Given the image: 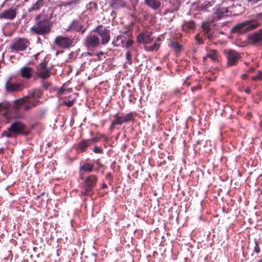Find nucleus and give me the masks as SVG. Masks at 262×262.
Listing matches in <instances>:
<instances>
[{
  "label": "nucleus",
  "instance_id": "nucleus-19",
  "mask_svg": "<svg viewBox=\"0 0 262 262\" xmlns=\"http://www.w3.org/2000/svg\"><path fill=\"white\" fill-rule=\"evenodd\" d=\"M91 146L89 139H82L75 145V149L77 153L80 154L85 152L89 147Z\"/></svg>",
  "mask_w": 262,
  "mask_h": 262
},
{
  "label": "nucleus",
  "instance_id": "nucleus-49",
  "mask_svg": "<svg viewBox=\"0 0 262 262\" xmlns=\"http://www.w3.org/2000/svg\"><path fill=\"white\" fill-rule=\"evenodd\" d=\"M261 0H246V2L250 5H254Z\"/></svg>",
  "mask_w": 262,
  "mask_h": 262
},
{
  "label": "nucleus",
  "instance_id": "nucleus-23",
  "mask_svg": "<svg viewBox=\"0 0 262 262\" xmlns=\"http://www.w3.org/2000/svg\"><path fill=\"white\" fill-rule=\"evenodd\" d=\"M195 21L193 20H185L182 25V30L185 32H189L195 29Z\"/></svg>",
  "mask_w": 262,
  "mask_h": 262
},
{
  "label": "nucleus",
  "instance_id": "nucleus-16",
  "mask_svg": "<svg viewBox=\"0 0 262 262\" xmlns=\"http://www.w3.org/2000/svg\"><path fill=\"white\" fill-rule=\"evenodd\" d=\"M5 89L8 93L17 92L23 90V85L20 83L12 82L10 78L5 84Z\"/></svg>",
  "mask_w": 262,
  "mask_h": 262
},
{
  "label": "nucleus",
  "instance_id": "nucleus-20",
  "mask_svg": "<svg viewBox=\"0 0 262 262\" xmlns=\"http://www.w3.org/2000/svg\"><path fill=\"white\" fill-rule=\"evenodd\" d=\"M144 4L152 10L157 11L162 7V0H144Z\"/></svg>",
  "mask_w": 262,
  "mask_h": 262
},
{
  "label": "nucleus",
  "instance_id": "nucleus-37",
  "mask_svg": "<svg viewBox=\"0 0 262 262\" xmlns=\"http://www.w3.org/2000/svg\"><path fill=\"white\" fill-rule=\"evenodd\" d=\"M47 79H41V85L45 90H47L51 85V82L47 80Z\"/></svg>",
  "mask_w": 262,
  "mask_h": 262
},
{
  "label": "nucleus",
  "instance_id": "nucleus-46",
  "mask_svg": "<svg viewBox=\"0 0 262 262\" xmlns=\"http://www.w3.org/2000/svg\"><path fill=\"white\" fill-rule=\"evenodd\" d=\"M74 103V100H65L64 101V104L68 107L72 106L73 105Z\"/></svg>",
  "mask_w": 262,
  "mask_h": 262
},
{
  "label": "nucleus",
  "instance_id": "nucleus-61",
  "mask_svg": "<svg viewBox=\"0 0 262 262\" xmlns=\"http://www.w3.org/2000/svg\"><path fill=\"white\" fill-rule=\"evenodd\" d=\"M39 53H37L36 55H34L35 59L37 60L38 56H39Z\"/></svg>",
  "mask_w": 262,
  "mask_h": 262
},
{
  "label": "nucleus",
  "instance_id": "nucleus-59",
  "mask_svg": "<svg viewBox=\"0 0 262 262\" xmlns=\"http://www.w3.org/2000/svg\"><path fill=\"white\" fill-rule=\"evenodd\" d=\"M247 78V75L246 74H243L242 75V78L243 79H246Z\"/></svg>",
  "mask_w": 262,
  "mask_h": 262
},
{
  "label": "nucleus",
  "instance_id": "nucleus-41",
  "mask_svg": "<svg viewBox=\"0 0 262 262\" xmlns=\"http://www.w3.org/2000/svg\"><path fill=\"white\" fill-rule=\"evenodd\" d=\"M254 242L255 244V246L254 247V251L255 253H256V254H258L260 251V249L258 245V242L256 239H254Z\"/></svg>",
  "mask_w": 262,
  "mask_h": 262
},
{
  "label": "nucleus",
  "instance_id": "nucleus-9",
  "mask_svg": "<svg viewBox=\"0 0 262 262\" xmlns=\"http://www.w3.org/2000/svg\"><path fill=\"white\" fill-rule=\"evenodd\" d=\"M84 45L88 49L97 48L101 45L99 37L97 36L96 33L93 31L85 37Z\"/></svg>",
  "mask_w": 262,
  "mask_h": 262
},
{
  "label": "nucleus",
  "instance_id": "nucleus-1",
  "mask_svg": "<svg viewBox=\"0 0 262 262\" xmlns=\"http://www.w3.org/2000/svg\"><path fill=\"white\" fill-rule=\"evenodd\" d=\"M43 96V92L39 89H34L28 92L27 96L15 100V110L22 108L27 112L42 103L39 100Z\"/></svg>",
  "mask_w": 262,
  "mask_h": 262
},
{
  "label": "nucleus",
  "instance_id": "nucleus-32",
  "mask_svg": "<svg viewBox=\"0 0 262 262\" xmlns=\"http://www.w3.org/2000/svg\"><path fill=\"white\" fill-rule=\"evenodd\" d=\"M207 57L210 58L213 61L217 60V51L214 50L210 51L207 55Z\"/></svg>",
  "mask_w": 262,
  "mask_h": 262
},
{
  "label": "nucleus",
  "instance_id": "nucleus-14",
  "mask_svg": "<svg viewBox=\"0 0 262 262\" xmlns=\"http://www.w3.org/2000/svg\"><path fill=\"white\" fill-rule=\"evenodd\" d=\"M37 70V75L41 79H48L51 76L50 70L47 67V63L45 62H40Z\"/></svg>",
  "mask_w": 262,
  "mask_h": 262
},
{
  "label": "nucleus",
  "instance_id": "nucleus-22",
  "mask_svg": "<svg viewBox=\"0 0 262 262\" xmlns=\"http://www.w3.org/2000/svg\"><path fill=\"white\" fill-rule=\"evenodd\" d=\"M94 165L90 163H85L80 165L79 167V173L81 176V179H83L82 176L85 173H90L93 171Z\"/></svg>",
  "mask_w": 262,
  "mask_h": 262
},
{
  "label": "nucleus",
  "instance_id": "nucleus-57",
  "mask_svg": "<svg viewBox=\"0 0 262 262\" xmlns=\"http://www.w3.org/2000/svg\"><path fill=\"white\" fill-rule=\"evenodd\" d=\"M255 70V68H253V67H251L248 71L247 72H250V73H252Z\"/></svg>",
  "mask_w": 262,
  "mask_h": 262
},
{
  "label": "nucleus",
  "instance_id": "nucleus-34",
  "mask_svg": "<svg viewBox=\"0 0 262 262\" xmlns=\"http://www.w3.org/2000/svg\"><path fill=\"white\" fill-rule=\"evenodd\" d=\"M134 43V41L133 39V36L132 37H127L126 40L124 44L122 45V48H128L132 47Z\"/></svg>",
  "mask_w": 262,
  "mask_h": 262
},
{
  "label": "nucleus",
  "instance_id": "nucleus-30",
  "mask_svg": "<svg viewBox=\"0 0 262 262\" xmlns=\"http://www.w3.org/2000/svg\"><path fill=\"white\" fill-rule=\"evenodd\" d=\"M121 125L123 123H127L130 121H134L135 119L134 114L133 112H130L126 114L124 116H120Z\"/></svg>",
  "mask_w": 262,
  "mask_h": 262
},
{
  "label": "nucleus",
  "instance_id": "nucleus-33",
  "mask_svg": "<svg viewBox=\"0 0 262 262\" xmlns=\"http://www.w3.org/2000/svg\"><path fill=\"white\" fill-rule=\"evenodd\" d=\"M79 0H71L68 2H62V4L61 5H59V7H61L62 6H63L64 7H68L72 5H77L79 3Z\"/></svg>",
  "mask_w": 262,
  "mask_h": 262
},
{
  "label": "nucleus",
  "instance_id": "nucleus-64",
  "mask_svg": "<svg viewBox=\"0 0 262 262\" xmlns=\"http://www.w3.org/2000/svg\"><path fill=\"white\" fill-rule=\"evenodd\" d=\"M208 58V57L206 56H204L203 57V60L204 61L206 60L207 59V58Z\"/></svg>",
  "mask_w": 262,
  "mask_h": 262
},
{
  "label": "nucleus",
  "instance_id": "nucleus-55",
  "mask_svg": "<svg viewBox=\"0 0 262 262\" xmlns=\"http://www.w3.org/2000/svg\"><path fill=\"white\" fill-rule=\"evenodd\" d=\"M245 92L248 94H249L250 93H251V88L250 87H247L245 89Z\"/></svg>",
  "mask_w": 262,
  "mask_h": 262
},
{
  "label": "nucleus",
  "instance_id": "nucleus-7",
  "mask_svg": "<svg viewBox=\"0 0 262 262\" xmlns=\"http://www.w3.org/2000/svg\"><path fill=\"white\" fill-rule=\"evenodd\" d=\"M96 35L99 37L101 45H106L111 39V31L106 27L100 25L93 30Z\"/></svg>",
  "mask_w": 262,
  "mask_h": 262
},
{
  "label": "nucleus",
  "instance_id": "nucleus-26",
  "mask_svg": "<svg viewBox=\"0 0 262 262\" xmlns=\"http://www.w3.org/2000/svg\"><path fill=\"white\" fill-rule=\"evenodd\" d=\"M127 37L119 34L113 40L112 44L114 47H122L127 39Z\"/></svg>",
  "mask_w": 262,
  "mask_h": 262
},
{
  "label": "nucleus",
  "instance_id": "nucleus-27",
  "mask_svg": "<svg viewBox=\"0 0 262 262\" xmlns=\"http://www.w3.org/2000/svg\"><path fill=\"white\" fill-rule=\"evenodd\" d=\"M114 119L112 121L109 129L112 133L116 125H121L120 116L118 113L115 114L113 116Z\"/></svg>",
  "mask_w": 262,
  "mask_h": 262
},
{
  "label": "nucleus",
  "instance_id": "nucleus-63",
  "mask_svg": "<svg viewBox=\"0 0 262 262\" xmlns=\"http://www.w3.org/2000/svg\"><path fill=\"white\" fill-rule=\"evenodd\" d=\"M191 90H192V91H194V90H196V88L195 86H194V87H192V88H191Z\"/></svg>",
  "mask_w": 262,
  "mask_h": 262
},
{
  "label": "nucleus",
  "instance_id": "nucleus-28",
  "mask_svg": "<svg viewBox=\"0 0 262 262\" xmlns=\"http://www.w3.org/2000/svg\"><path fill=\"white\" fill-rule=\"evenodd\" d=\"M160 40L161 38L160 37H158L156 39L154 43L152 46H145L144 47L145 50L147 52H153L155 51H158L160 47V44L158 43V42L160 41Z\"/></svg>",
  "mask_w": 262,
  "mask_h": 262
},
{
  "label": "nucleus",
  "instance_id": "nucleus-18",
  "mask_svg": "<svg viewBox=\"0 0 262 262\" xmlns=\"http://www.w3.org/2000/svg\"><path fill=\"white\" fill-rule=\"evenodd\" d=\"M228 13V8L220 7L217 8L212 13V20L217 21L223 17L227 16Z\"/></svg>",
  "mask_w": 262,
  "mask_h": 262
},
{
  "label": "nucleus",
  "instance_id": "nucleus-60",
  "mask_svg": "<svg viewBox=\"0 0 262 262\" xmlns=\"http://www.w3.org/2000/svg\"><path fill=\"white\" fill-rule=\"evenodd\" d=\"M4 151V149L3 148H0V154H3Z\"/></svg>",
  "mask_w": 262,
  "mask_h": 262
},
{
  "label": "nucleus",
  "instance_id": "nucleus-48",
  "mask_svg": "<svg viewBox=\"0 0 262 262\" xmlns=\"http://www.w3.org/2000/svg\"><path fill=\"white\" fill-rule=\"evenodd\" d=\"M202 28L206 31V32L210 30L209 26L206 23H203L202 25Z\"/></svg>",
  "mask_w": 262,
  "mask_h": 262
},
{
  "label": "nucleus",
  "instance_id": "nucleus-29",
  "mask_svg": "<svg viewBox=\"0 0 262 262\" xmlns=\"http://www.w3.org/2000/svg\"><path fill=\"white\" fill-rule=\"evenodd\" d=\"M110 6L114 9H119L125 7L126 2L124 0H111Z\"/></svg>",
  "mask_w": 262,
  "mask_h": 262
},
{
  "label": "nucleus",
  "instance_id": "nucleus-3",
  "mask_svg": "<svg viewBox=\"0 0 262 262\" xmlns=\"http://www.w3.org/2000/svg\"><path fill=\"white\" fill-rule=\"evenodd\" d=\"M261 26V23L260 21H256L254 18H249L233 26L231 29V32L235 33L249 32Z\"/></svg>",
  "mask_w": 262,
  "mask_h": 262
},
{
  "label": "nucleus",
  "instance_id": "nucleus-54",
  "mask_svg": "<svg viewBox=\"0 0 262 262\" xmlns=\"http://www.w3.org/2000/svg\"><path fill=\"white\" fill-rule=\"evenodd\" d=\"M96 135H97V137L99 138V139L100 140L101 138L105 137V135L104 134H102L101 133H97Z\"/></svg>",
  "mask_w": 262,
  "mask_h": 262
},
{
  "label": "nucleus",
  "instance_id": "nucleus-44",
  "mask_svg": "<svg viewBox=\"0 0 262 262\" xmlns=\"http://www.w3.org/2000/svg\"><path fill=\"white\" fill-rule=\"evenodd\" d=\"M126 59L128 61L129 64L132 63V56L129 51H127L125 54Z\"/></svg>",
  "mask_w": 262,
  "mask_h": 262
},
{
  "label": "nucleus",
  "instance_id": "nucleus-25",
  "mask_svg": "<svg viewBox=\"0 0 262 262\" xmlns=\"http://www.w3.org/2000/svg\"><path fill=\"white\" fill-rule=\"evenodd\" d=\"M33 68L29 67H23L20 69V74L23 78L29 79L32 76Z\"/></svg>",
  "mask_w": 262,
  "mask_h": 262
},
{
  "label": "nucleus",
  "instance_id": "nucleus-53",
  "mask_svg": "<svg viewBox=\"0 0 262 262\" xmlns=\"http://www.w3.org/2000/svg\"><path fill=\"white\" fill-rule=\"evenodd\" d=\"M106 179L107 180H112L113 178L111 173L109 172L106 174Z\"/></svg>",
  "mask_w": 262,
  "mask_h": 262
},
{
  "label": "nucleus",
  "instance_id": "nucleus-13",
  "mask_svg": "<svg viewBox=\"0 0 262 262\" xmlns=\"http://www.w3.org/2000/svg\"><path fill=\"white\" fill-rule=\"evenodd\" d=\"M249 44L257 45L262 42V28L259 30L252 33L247 37Z\"/></svg>",
  "mask_w": 262,
  "mask_h": 262
},
{
  "label": "nucleus",
  "instance_id": "nucleus-40",
  "mask_svg": "<svg viewBox=\"0 0 262 262\" xmlns=\"http://www.w3.org/2000/svg\"><path fill=\"white\" fill-rule=\"evenodd\" d=\"M13 133L10 132V131H9L8 130L3 132L2 134L1 137H3L5 136L8 138H12L13 137Z\"/></svg>",
  "mask_w": 262,
  "mask_h": 262
},
{
  "label": "nucleus",
  "instance_id": "nucleus-10",
  "mask_svg": "<svg viewBox=\"0 0 262 262\" xmlns=\"http://www.w3.org/2000/svg\"><path fill=\"white\" fill-rule=\"evenodd\" d=\"M29 44V41L27 39L19 38L11 44L9 48L11 52L23 51L26 49Z\"/></svg>",
  "mask_w": 262,
  "mask_h": 262
},
{
  "label": "nucleus",
  "instance_id": "nucleus-24",
  "mask_svg": "<svg viewBox=\"0 0 262 262\" xmlns=\"http://www.w3.org/2000/svg\"><path fill=\"white\" fill-rule=\"evenodd\" d=\"M45 3V0H37L30 6L28 11L29 12L39 11L44 6Z\"/></svg>",
  "mask_w": 262,
  "mask_h": 262
},
{
  "label": "nucleus",
  "instance_id": "nucleus-56",
  "mask_svg": "<svg viewBox=\"0 0 262 262\" xmlns=\"http://www.w3.org/2000/svg\"><path fill=\"white\" fill-rule=\"evenodd\" d=\"M39 124V123H34V124H32L31 125V128L32 129H34L35 128H36V127Z\"/></svg>",
  "mask_w": 262,
  "mask_h": 262
},
{
  "label": "nucleus",
  "instance_id": "nucleus-50",
  "mask_svg": "<svg viewBox=\"0 0 262 262\" xmlns=\"http://www.w3.org/2000/svg\"><path fill=\"white\" fill-rule=\"evenodd\" d=\"M173 12H174L173 10L169 7V8H168L165 10V12H164V14L167 15L168 13H172Z\"/></svg>",
  "mask_w": 262,
  "mask_h": 262
},
{
  "label": "nucleus",
  "instance_id": "nucleus-15",
  "mask_svg": "<svg viewBox=\"0 0 262 262\" xmlns=\"http://www.w3.org/2000/svg\"><path fill=\"white\" fill-rule=\"evenodd\" d=\"M227 64L229 66H236L241 58L240 54L234 50H229L227 54Z\"/></svg>",
  "mask_w": 262,
  "mask_h": 262
},
{
  "label": "nucleus",
  "instance_id": "nucleus-2",
  "mask_svg": "<svg viewBox=\"0 0 262 262\" xmlns=\"http://www.w3.org/2000/svg\"><path fill=\"white\" fill-rule=\"evenodd\" d=\"M52 17V13L49 15L44 10L36 15L34 18V25L30 28L31 34L44 36L50 33L52 27L51 23Z\"/></svg>",
  "mask_w": 262,
  "mask_h": 262
},
{
  "label": "nucleus",
  "instance_id": "nucleus-58",
  "mask_svg": "<svg viewBox=\"0 0 262 262\" xmlns=\"http://www.w3.org/2000/svg\"><path fill=\"white\" fill-rule=\"evenodd\" d=\"M101 187H102V189H105V188H107V185L106 184L103 183L102 184Z\"/></svg>",
  "mask_w": 262,
  "mask_h": 262
},
{
  "label": "nucleus",
  "instance_id": "nucleus-52",
  "mask_svg": "<svg viewBox=\"0 0 262 262\" xmlns=\"http://www.w3.org/2000/svg\"><path fill=\"white\" fill-rule=\"evenodd\" d=\"M195 38L198 41L199 43L201 44L203 43L202 39L200 38L198 35L195 36Z\"/></svg>",
  "mask_w": 262,
  "mask_h": 262
},
{
  "label": "nucleus",
  "instance_id": "nucleus-12",
  "mask_svg": "<svg viewBox=\"0 0 262 262\" xmlns=\"http://www.w3.org/2000/svg\"><path fill=\"white\" fill-rule=\"evenodd\" d=\"M152 34V32L147 30L142 31L137 36V42L144 45V47L147 46L154 40V38L151 36Z\"/></svg>",
  "mask_w": 262,
  "mask_h": 262
},
{
  "label": "nucleus",
  "instance_id": "nucleus-17",
  "mask_svg": "<svg viewBox=\"0 0 262 262\" xmlns=\"http://www.w3.org/2000/svg\"><path fill=\"white\" fill-rule=\"evenodd\" d=\"M83 27V25L80 23L79 20L74 19L69 25L66 30L67 31H75L77 32L81 31L82 34H83L85 31Z\"/></svg>",
  "mask_w": 262,
  "mask_h": 262
},
{
  "label": "nucleus",
  "instance_id": "nucleus-43",
  "mask_svg": "<svg viewBox=\"0 0 262 262\" xmlns=\"http://www.w3.org/2000/svg\"><path fill=\"white\" fill-rule=\"evenodd\" d=\"M66 91H68V92H69V93H71L72 92V89H68L67 90H66L64 88L62 87V88H61L58 91L57 93L59 95H63L64 94V92Z\"/></svg>",
  "mask_w": 262,
  "mask_h": 262
},
{
  "label": "nucleus",
  "instance_id": "nucleus-31",
  "mask_svg": "<svg viewBox=\"0 0 262 262\" xmlns=\"http://www.w3.org/2000/svg\"><path fill=\"white\" fill-rule=\"evenodd\" d=\"M169 3L170 4V7L173 11H177L179 10L181 5L180 0H171Z\"/></svg>",
  "mask_w": 262,
  "mask_h": 262
},
{
  "label": "nucleus",
  "instance_id": "nucleus-45",
  "mask_svg": "<svg viewBox=\"0 0 262 262\" xmlns=\"http://www.w3.org/2000/svg\"><path fill=\"white\" fill-rule=\"evenodd\" d=\"M93 151L96 154H102L103 149L99 146H95L94 148Z\"/></svg>",
  "mask_w": 262,
  "mask_h": 262
},
{
  "label": "nucleus",
  "instance_id": "nucleus-39",
  "mask_svg": "<svg viewBox=\"0 0 262 262\" xmlns=\"http://www.w3.org/2000/svg\"><path fill=\"white\" fill-rule=\"evenodd\" d=\"M250 18H254L256 21H259V20H262V12L256 13L255 15H253Z\"/></svg>",
  "mask_w": 262,
  "mask_h": 262
},
{
  "label": "nucleus",
  "instance_id": "nucleus-47",
  "mask_svg": "<svg viewBox=\"0 0 262 262\" xmlns=\"http://www.w3.org/2000/svg\"><path fill=\"white\" fill-rule=\"evenodd\" d=\"M89 141H90V143L92 145L93 143H97L99 142L100 140L99 139L98 137H95L91 139H88Z\"/></svg>",
  "mask_w": 262,
  "mask_h": 262
},
{
  "label": "nucleus",
  "instance_id": "nucleus-21",
  "mask_svg": "<svg viewBox=\"0 0 262 262\" xmlns=\"http://www.w3.org/2000/svg\"><path fill=\"white\" fill-rule=\"evenodd\" d=\"M17 12L15 9H8L5 10L0 13V18L12 20L16 16Z\"/></svg>",
  "mask_w": 262,
  "mask_h": 262
},
{
  "label": "nucleus",
  "instance_id": "nucleus-62",
  "mask_svg": "<svg viewBox=\"0 0 262 262\" xmlns=\"http://www.w3.org/2000/svg\"><path fill=\"white\" fill-rule=\"evenodd\" d=\"M185 84L188 86L190 85V83L187 82H185Z\"/></svg>",
  "mask_w": 262,
  "mask_h": 262
},
{
  "label": "nucleus",
  "instance_id": "nucleus-4",
  "mask_svg": "<svg viewBox=\"0 0 262 262\" xmlns=\"http://www.w3.org/2000/svg\"><path fill=\"white\" fill-rule=\"evenodd\" d=\"M15 103V100L13 101L12 104L8 101L0 102V114L7 117L13 114L17 119L23 118V115L20 113L22 108L15 110L14 108Z\"/></svg>",
  "mask_w": 262,
  "mask_h": 262
},
{
  "label": "nucleus",
  "instance_id": "nucleus-38",
  "mask_svg": "<svg viewBox=\"0 0 262 262\" xmlns=\"http://www.w3.org/2000/svg\"><path fill=\"white\" fill-rule=\"evenodd\" d=\"M96 163L98 167L95 168V170L96 171H98L100 169H102V172H103L104 171V169L105 168V166L100 163V162L99 161V160H97L96 161Z\"/></svg>",
  "mask_w": 262,
  "mask_h": 262
},
{
  "label": "nucleus",
  "instance_id": "nucleus-5",
  "mask_svg": "<svg viewBox=\"0 0 262 262\" xmlns=\"http://www.w3.org/2000/svg\"><path fill=\"white\" fill-rule=\"evenodd\" d=\"M98 178L94 174H91L85 177L82 184L83 190L80 192L81 195L87 196L90 194L96 187Z\"/></svg>",
  "mask_w": 262,
  "mask_h": 262
},
{
  "label": "nucleus",
  "instance_id": "nucleus-6",
  "mask_svg": "<svg viewBox=\"0 0 262 262\" xmlns=\"http://www.w3.org/2000/svg\"><path fill=\"white\" fill-rule=\"evenodd\" d=\"M77 42V39L74 37L63 36L58 35L55 39V43L59 47L67 49L74 47Z\"/></svg>",
  "mask_w": 262,
  "mask_h": 262
},
{
  "label": "nucleus",
  "instance_id": "nucleus-36",
  "mask_svg": "<svg viewBox=\"0 0 262 262\" xmlns=\"http://www.w3.org/2000/svg\"><path fill=\"white\" fill-rule=\"evenodd\" d=\"M120 34L126 36L127 37H132L133 36V32L129 29H125V30H121L120 31Z\"/></svg>",
  "mask_w": 262,
  "mask_h": 262
},
{
  "label": "nucleus",
  "instance_id": "nucleus-11",
  "mask_svg": "<svg viewBox=\"0 0 262 262\" xmlns=\"http://www.w3.org/2000/svg\"><path fill=\"white\" fill-rule=\"evenodd\" d=\"M26 126L20 121H16L13 122L8 128V130L15 135H28V133L25 131Z\"/></svg>",
  "mask_w": 262,
  "mask_h": 262
},
{
  "label": "nucleus",
  "instance_id": "nucleus-8",
  "mask_svg": "<svg viewBox=\"0 0 262 262\" xmlns=\"http://www.w3.org/2000/svg\"><path fill=\"white\" fill-rule=\"evenodd\" d=\"M214 5L213 0H196L192 6L194 10L200 12H209Z\"/></svg>",
  "mask_w": 262,
  "mask_h": 262
},
{
  "label": "nucleus",
  "instance_id": "nucleus-35",
  "mask_svg": "<svg viewBox=\"0 0 262 262\" xmlns=\"http://www.w3.org/2000/svg\"><path fill=\"white\" fill-rule=\"evenodd\" d=\"M171 46L173 48L174 52L176 53L180 52L182 48V46L179 43H178V42H171Z\"/></svg>",
  "mask_w": 262,
  "mask_h": 262
},
{
  "label": "nucleus",
  "instance_id": "nucleus-42",
  "mask_svg": "<svg viewBox=\"0 0 262 262\" xmlns=\"http://www.w3.org/2000/svg\"><path fill=\"white\" fill-rule=\"evenodd\" d=\"M252 80H261L262 81V71H258V74L254 77L252 78Z\"/></svg>",
  "mask_w": 262,
  "mask_h": 262
},
{
  "label": "nucleus",
  "instance_id": "nucleus-51",
  "mask_svg": "<svg viewBox=\"0 0 262 262\" xmlns=\"http://www.w3.org/2000/svg\"><path fill=\"white\" fill-rule=\"evenodd\" d=\"M207 37L209 39H212L213 38V35L211 33L210 30L208 31V32H206Z\"/></svg>",
  "mask_w": 262,
  "mask_h": 262
}]
</instances>
